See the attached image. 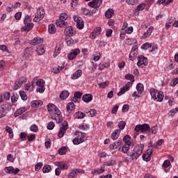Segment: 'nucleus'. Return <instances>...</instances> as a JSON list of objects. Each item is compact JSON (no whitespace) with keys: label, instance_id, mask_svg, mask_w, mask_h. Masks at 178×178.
<instances>
[{"label":"nucleus","instance_id":"obj_1","mask_svg":"<svg viewBox=\"0 0 178 178\" xmlns=\"http://www.w3.org/2000/svg\"><path fill=\"white\" fill-rule=\"evenodd\" d=\"M144 149L145 145L143 143L136 145L134 149L129 153V157H131L133 161L137 160V159H138L141 154H143Z\"/></svg>","mask_w":178,"mask_h":178},{"label":"nucleus","instance_id":"obj_2","mask_svg":"<svg viewBox=\"0 0 178 178\" xmlns=\"http://www.w3.org/2000/svg\"><path fill=\"white\" fill-rule=\"evenodd\" d=\"M150 95L152 96L154 102H163V92H159L154 88H152V89H150Z\"/></svg>","mask_w":178,"mask_h":178},{"label":"nucleus","instance_id":"obj_3","mask_svg":"<svg viewBox=\"0 0 178 178\" xmlns=\"http://www.w3.org/2000/svg\"><path fill=\"white\" fill-rule=\"evenodd\" d=\"M24 26L22 28V32H30L31 29H33L34 25L33 22H31V18L29 15H26L24 19Z\"/></svg>","mask_w":178,"mask_h":178},{"label":"nucleus","instance_id":"obj_4","mask_svg":"<svg viewBox=\"0 0 178 178\" xmlns=\"http://www.w3.org/2000/svg\"><path fill=\"white\" fill-rule=\"evenodd\" d=\"M45 16L44 8L43 7H39L36 13H35V17L33 18V22H40L43 17Z\"/></svg>","mask_w":178,"mask_h":178},{"label":"nucleus","instance_id":"obj_5","mask_svg":"<svg viewBox=\"0 0 178 178\" xmlns=\"http://www.w3.org/2000/svg\"><path fill=\"white\" fill-rule=\"evenodd\" d=\"M76 135H78L77 138H74L73 140L74 145H80V143H83L86 139V134L84 132H77Z\"/></svg>","mask_w":178,"mask_h":178},{"label":"nucleus","instance_id":"obj_6","mask_svg":"<svg viewBox=\"0 0 178 178\" xmlns=\"http://www.w3.org/2000/svg\"><path fill=\"white\" fill-rule=\"evenodd\" d=\"M150 129V125L149 124H139L138 125H136L134 128V131H136L137 132H147L149 131Z\"/></svg>","mask_w":178,"mask_h":178},{"label":"nucleus","instance_id":"obj_7","mask_svg":"<svg viewBox=\"0 0 178 178\" xmlns=\"http://www.w3.org/2000/svg\"><path fill=\"white\" fill-rule=\"evenodd\" d=\"M26 80L27 79H26V76H22V78H19L18 79H17V81H15V83L13 86V90H17V89H19V88H21V86L23 85V83H26Z\"/></svg>","mask_w":178,"mask_h":178},{"label":"nucleus","instance_id":"obj_8","mask_svg":"<svg viewBox=\"0 0 178 178\" xmlns=\"http://www.w3.org/2000/svg\"><path fill=\"white\" fill-rule=\"evenodd\" d=\"M67 129H68V122H67V121H64L63 122H62L60 129L59 130V133H58L59 138H63V136H64Z\"/></svg>","mask_w":178,"mask_h":178},{"label":"nucleus","instance_id":"obj_9","mask_svg":"<svg viewBox=\"0 0 178 178\" xmlns=\"http://www.w3.org/2000/svg\"><path fill=\"white\" fill-rule=\"evenodd\" d=\"M148 64V60L147 58H145L144 56H140V57L138 58V63L137 65L138 67H145Z\"/></svg>","mask_w":178,"mask_h":178},{"label":"nucleus","instance_id":"obj_10","mask_svg":"<svg viewBox=\"0 0 178 178\" xmlns=\"http://www.w3.org/2000/svg\"><path fill=\"white\" fill-rule=\"evenodd\" d=\"M132 86H133L132 82H128L127 85L123 86V88H120V91L118 92V96H122V95H124V93H126V92L129 90L130 88H131Z\"/></svg>","mask_w":178,"mask_h":178},{"label":"nucleus","instance_id":"obj_11","mask_svg":"<svg viewBox=\"0 0 178 178\" xmlns=\"http://www.w3.org/2000/svg\"><path fill=\"white\" fill-rule=\"evenodd\" d=\"M74 20L76 22V28L78 29H83L84 28V21H83L81 17H74Z\"/></svg>","mask_w":178,"mask_h":178},{"label":"nucleus","instance_id":"obj_12","mask_svg":"<svg viewBox=\"0 0 178 178\" xmlns=\"http://www.w3.org/2000/svg\"><path fill=\"white\" fill-rule=\"evenodd\" d=\"M52 118L53 119L55 118L56 122H58V124L62 122L63 120L61 112L60 111L59 108H58L56 106V111H55V115L54 117H52Z\"/></svg>","mask_w":178,"mask_h":178},{"label":"nucleus","instance_id":"obj_13","mask_svg":"<svg viewBox=\"0 0 178 178\" xmlns=\"http://www.w3.org/2000/svg\"><path fill=\"white\" fill-rule=\"evenodd\" d=\"M79 173L84 174V170L81 169L71 170L68 174V178H74Z\"/></svg>","mask_w":178,"mask_h":178},{"label":"nucleus","instance_id":"obj_14","mask_svg":"<svg viewBox=\"0 0 178 178\" xmlns=\"http://www.w3.org/2000/svg\"><path fill=\"white\" fill-rule=\"evenodd\" d=\"M80 54V49H74V50H72L70 53L68 54V60H74L76 57H77L78 54Z\"/></svg>","mask_w":178,"mask_h":178},{"label":"nucleus","instance_id":"obj_15","mask_svg":"<svg viewBox=\"0 0 178 178\" xmlns=\"http://www.w3.org/2000/svg\"><path fill=\"white\" fill-rule=\"evenodd\" d=\"M129 59L131 61H134V60H136L138 57V49L136 47H132L129 55Z\"/></svg>","mask_w":178,"mask_h":178},{"label":"nucleus","instance_id":"obj_16","mask_svg":"<svg viewBox=\"0 0 178 178\" xmlns=\"http://www.w3.org/2000/svg\"><path fill=\"white\" fill-rule=\"evenodd\" d=\"M153 149H148L145 154H143V159L145 161H150L151 156L152 155Z\"/></svg>","mask_w":178,"mask_h":178},{"label":"nucleus","instance_id":"obj_17","mask_svg":"<svg viewBox=\"0 0 178 178\" xmlns=\"http://www.w3.org/2000/svg\"><path fill=\"white\" fill-rule=\"evenodd\" d=\"M64 35L66 36H74L76 31L73 30L72 26H67L64 31Z\"/></svg>","mask_w":178,"mask_h":178},{"label":"nucleus","instance_id":"obj_18","mask_svg":"<svg viewBox=\"0 0 178 178\" xmlns=\"http://www.w3.org/2000/svg\"><path fill=\"white\" fill-rule=\"evenodd\" d=\"M102 31V29L99 26L97 28H95L93 32L90 33V39H95L97 36H99V35H100Z\"/></svg>","mask_w":178,"mask_h":178},{"label":"nucleus","instance_id":"obj_19","mask_svg":"<svg viewBox=\"0 0 178 178\" xmlns=\"http://www.w3.org/2000/svg\"><path fill=\"white\" fill-rule=\"evenodd\" d=\"M6 172H8V174H17L19 172V168H15L14 167L10 166V167H6L5 168Z\"/></svg>","mask_w":178,"mask_h":178},{"label":"nucleus","instance_id":"obj_20","mask_svg":"<svg viewBox=\"0 0 178 178\" xmlns=\"http://www.w3.org/2000/svg\"><path fill=\"white\" fill-rule=\"evenodd\" d=\"M154 31V26H149V28L145 32L143 35V38L146 39L147 38H149L151 36L152 32Z\"/></svg>","mask_w":178,"mask_h":178},{"label":"nucleus","instance_id":"obj_21","mask_svg":"<svg viewBox=\"0 0 178 178\" xmlns=\"http://www.w3.org/2000/svg\"><path fill=\"white\" fill-rule=\"evenodd\" d=\"M44 40L41 38H34L33 40L31 41V44L33 46H36L37 44H40L43 43Z\"/></svg>","mask_w":178,"mask_h":178},{"label":"nucleus","instance_id":"obj_22","mask_svg":"<svg viewBox=\"0 0 178 178\" xmlns=\"http://www.w3.org/2000/svg\"><path fill=\"white\" fill-rule=\"evenodd\" d=\"M92 99H93V96L92 95H90V94L83 95L82 97V100H83L85 103H90V102H92Z\"/></svg>","mask_w":178,"mask_h":178},{"label":"nucleus","instance_id":"obj_23","mask_svg":"<svg viewBox=\"0 0 178 178\" xmlns=\"http://www.w3.org/2000/svg\"><path fill=\"white\" fill-rule=\"evenodd\" d=\"M122 140H118L117 142H114L109 145V148L111 149V150H115L120 146Z\"/></svg>","mask_w":178,"mask_h":178},{"label":"nucleus","instance_id":"obj_24","mask_svg":"<svg viewBox=\"0 0 178 178\" xmlns=\"http://www.w3.org/2000/svg\"><path fill=\"white\" fill-rule=\"evenodd\" d=\"M56 106H55V104H52L51 103H49V104L47 105V110L50 114L53 113H54V115H56Z\"/></svg>","mask_w":178,"mask_h":178},{"label":"nucleus","instance_id":"obj_25","mask_svg":"<svg viewBox=\"0 0 178 178\" xmlns=\"http://www.w3.org/2000/svg\"><path fill=\"white\" fill-rule=\"evenodd\" d=\"M26 110H28V107H21L20 108H18V110H17V111H15L14 116L19 117V115H20L23 113H25V111H26Z\"/></svg>","mask_w":178,"mask_h":178},{"label":"nucleus","instance_id":"obj_26","mask_svg":"<svg viewBox=\"0 0 178 178\" xmlns=\"http://www.w3.org/2000/svg\"><path fill=\"white\" fill-rule=\"evenodd\" d=\"M42 104L43 102H42V100H33V102H31V106L34 108L37 107H41Z\"/></svg>","mask_w":178,"mask_h":178},{"label":"nucleus","instance_id":"obj_27","mask_svg":"<svg viewBox=\"0 0 178 178\" xmlns=\"http://www.w3.org/2000/svg\"><path fill=\"white\" fill-rule=\"evenodd\" d=\"M159 129L158 125H154L153 127H149V135H155L157 134Z\"/></svg>","mask_w":178,"mask_h":178},{"label":"nucleus","instance_id":"obj_28","mask_svg":"<svg viewBox=\"0 0 178 178\" xmlns=\"http://www.w3.org/2000/svg\"><path fill=\"white\" fill-rule=\"evenodd\" d=\"M56 26H59L60 28H65V26H67V22H63L62 19H60H60L56 21Z\"/></svg>","mask_w":178,"mask_h":178},{"label":"nucleus","instance_id":"obj_29","mask_svg":"<svg viewBox=\"0 0 178 178\" xmlns=\"http://www.w3.org/2000/svg\"><path fill=\"white\" fill-rule=\"evenodd\" d=\"M82 74H83V72H82L81 70H78V71H76L72 75L71 79H78L79 78H80V76H81Z\"/></svg>","mask_w":178,"mask_h":178},{"label":"nucleus","instance_id":"obj_30","mask_svg":"<svg viewBox=\"0 0 178 178\" xmlns=\"http://www.w3.org/2000/svg\"><path fill=\"white\" fill-rule=\"evenodd\" d=\"M123 140H124V143L128 145L129 150L130 147H131V138L130 135H125V136H124V138H123Z\"/></svg>","mask_w":178,"mask_h":178},{"label":"nucleus","instance_id":"obj_31","mask_svg":"<svg viewBox=\"0 0 178 178\" xmlns=\"http://www.w3.org/2000/svg\"><path fill=\"white\" fill-rule=\"evenodd\" d=\"M120 134V129H115L114 132H113V134H111V138L113 140H116V139H118L119 138Z\"/></svg>","mask_w":178,"mask_h":178},{"label":"nucleus","instance_id":"obj_32","mask_svg":"<svg viewBox=\"0 0 178 178\" xmlns=\"http://www.w3.org/2000/svg\"><path fill=\"white\" fill-rule=\"evenodd\" d=\"M144 85L143 83H138L136 86V90L138 91V96L142 95L143 92H144Z\"/></svg>","mask_w":178,"mask_h":178},{"label":"nucleus","instance_id":"obj_33","mask_svg":"<svg viewBox=\"0 0 178 178\" xmlns=\"http://www.w3.org/2000/svg\"><path fill=\"white\" fill-rule=\"evenodd\" d=\"M6 106L3 105L0 107V118H2L3 117H5L6 115Z\"/></svg>","mask_w":178,"mask_h":178},{"label":"nucleus","instance_id":"obj_34","mask_svg":"<svg viewBox=\"0 0 178 178\" xmlns=\"http://www.w3.org/2000/svg\"><path fill=\"white\" fill-rule=\"evenodd\" d=\"M114 15V10L113 8H108V10H106L105 13V16L107 17V19H111L112 16Z\"/></svg>","mask_w":178,"mask_h":178},{"label":"nucleus","instance_id":"obj_35","mask_svg":"<svg viewBox=\"0 0 178 178\" xmlns=\"http://www.w3.org/2000/svg\"><path fill=\"white\" fill-rule=\"evenodd\" d=\"M56 165H58V167H60V170H67V168H68V165L67 164H66V163H63L60 161H58L57 163H56Z\"/></svg>","mask_w":178,"mask_h":178},{"label":"nucleus","instance_id":"obj_36","mask_svg":"<svg viewBox=\"0 0 178 178\" xmlns=\"http://www.w3.org/2000/svg\"><path fill=\"white\" fill-rule=\"evenodd\" d=\"M70 95V92L67 90H63L62 93L60 95V98L63 100H65L67 99L68 96Z\"/></svg>","mask_w":178,"mask_h":178},{"label":"nucleus","instance_id":"obj_37","mask_svg":"<svg viewBox=\"0 0 178 178\" xmlns=\"http://www.w3.org/2000/svg\"><path fill=\"white\" fill-rule=\"evenodd\" d=\"M75 109L74 103H68L67 104V112L72 113Z\"/></svg>","mask_w":178,"mask_h":178},{"label":"nucleus","instance_id":"obj_38","mask_svg":"<svg viewBox=\"0 0 178 178\" xmlns=\"http://www.w3.org/2000/svg\"><path fill=\"white\" fill-rule=\"evenodd\" d=\"M105 167H101V168H95L92 171L93 175L101 174L102 172H104Z\"/></svg>","mask_w":178,"mask_h":178},{"label":"nucleus","instance_id":"obj_39","mask_svg":"<svg viewBox=\"0 0 178 178\" xmlns=\"http://www.w3.org/2000/svg\"><path fill=\"white\" fill-rule=\"evenodd\" d=\"M36 51L39 56H42V54H44V53H45V50L43 46H38Z\"/></svg>","mask_w":178,"mask_h":178},{"label":"nucleus","instance_id":"obj_40","mask_svg":"<svg viewBox=\"0 0 178 178\" xmlns=\"http://www.w3.org/2000/svg\"><path fill=\"white\" fill-rule=\"evenodd\" d=\"M6 131L9 134V138H10V139L14 138L13 131L10 127H6Z\"/></svg>","mask_w":178,"mask_h":178},{"label":"nucleus","instance_id":"obj_41","mask_svg":"<svg viewBox=\"0 0 178 178\" xmlns=\"http://www.w3.org/2000/svg\"><path fill=\"white\" fill-rule=\"evenodd\" d=\"M82 95L83 93H81V92H75L74 97L72 99L73 102H76L77 99H81Z\"/></svg>","mask_w":178,"mask_h":178},{"label":"nucleus","instance_id":"obj_42","mask_svg":"<svg viewBox=\"0 0 178 178\" xmlns=\"http://www.w3.org/2000/svg\"><path fill=\"white\" fill-rule=\"evenodd\" d=\"M49 32L51 34L56 33V29L55 25H53V24H50V25H49Z\"/></svg>","mask_w":178,"mask_h":178},{"label":"nucleus","instance_id":"obj_43","mask_svg":"<svg viewBox=\"0 0 178 178\" xmlns=\"http://www.w3.org/2000/svg\"><path fill=\"white\" fill-rule=\"evenodd\" d=\"M51 171V167L49 164H46L42 168V172L45 174L46 172H50Z\"/></svg>","mask_w":178,"mask_h":178},{"label":"nucleus","instance_id":"obj_44","mask_svg":"<svg viewBox=\"0 0 178 178\" xmlns=\"http://www.w3.org/2000/svg\"><path fill=\"white\" fill-rule=\"evenodd\" d=\"M151 47H152V44L149 42L144 43V44H142L141 46V49L143 50H148Z\"/></svg>","mask_w":178,"mask_h":178},{"label":"nucleus","instance_id":"obj_45","mask_svg":"<svg viewBox=\"0 0 178 178\" xmlns=\"http://www.w3.org/2000/svg\"><path fill=\"white\" fill-rule=\"evenodd\" d=\"M75 118H84L86 117V114L84 113H82L81 111H78V113H75L74 114Z\"/></svg>","mask_w":178,"mask_h":178},{"label":"nucleus","instance_id":"obj_46","mask_svg":"<svg viewBox=\"0 0 178 178\" xmlns=\"http://www.w3.org/2000/svg\"><path fill=\"white\" fill-rule=\"evenodd\" d=\"M174 0H158V3H163V5H169L171 2H173Z\"/></svg>","mask_w":178,"mask_h":178},{"label":"nucleus","instance_id":"obj_47","mask_svg":"<svg viewBox=\"0 0 178 178\" xmlns=\"http://www.w3.org/2000/svg\"><path fill=\"white\" fill-rule=\"evenodd\" d=\"M19 99V95L17 93H13V95L11 97V102L13 104L16 103Z\"/></svg>","mask_w":178,"mask_h":178},{"label":"nucleus","instance_id":"obj_48","mask_svg":"<svg viewBox=\"0 0 178 178\" xmlns=\"http://www.w3.org/2000/svg\"><path fill=\"white\" fill-rule=\"evenodd\" d=\"M114 164H115V161L113 159H111V160L104 162V165L107 166L114 165Z\"/></svg>","mask_w":178,"mask_h":178},{"label":"nucleus","instance_id":"obj_49","mask_svg":"<svg viewBox=\"0 0 178 178\" xmlns=\"http://www.w3.org/2000/svg\"><path fill=\"white\" fill-rule=\"evenodd\" d=\"M125 127V121H120V122L118 123V128L120 129V132H121V129H124Z\"/></svg>","mask_w":178,"mask_h":178},{"label":"nucleus","instance_id":"obj_50","mask_svg":"<svg viewBox=\"0 0 178 178\" xmlns=\"http://www.w3.org/2000/svg\"><path fill=\"white\" fill-rule=\"evenodd\" d=\"M109 85V81H106L105 82H102V83H99V87L102 88V89H104Z\"/></svg>","mask_w":178,"mask_h":178},{"label":"nucleus","instance_id":"obj_51","mask_svg":"<svg viewBox=\"0 0 178 178\" xmlns=\"http://www.w3.org/2000/svg\"><path fill=\"white\" fill-rule=\"evenodd\" d=\"M67 147H65V146H63L58 150V153L60 155L65 154L67 153Z\"/></svg>","mask_w":178,"mask_h":178},{"label":"nucleus","instance_id":"obj_52","mask_svg":"<svg viewBox=\"0 0 178 178\" xmlns=\"http://www.w3.org/2000/svg\"><path fill=\"white\" fill-rule=\"evenodd\" d=\"M46 88L44 85H40L39 88H37L36 92H39L40 93H44Z\"/></svg>","mask_w":178,"mask_h":178},{"label":"nucleus","instance_id":"obj_53","mask_svg":"<svg viewBox=\"0 0 178 178\" xmlns=\"http://www.w3.org/2000/svg\"><path fill=\"white\" fill-rule=\"evenodd\" d=\"M125 79H128V81H132L134 82V76L131 74H127L124 76Z\"/></svg>","mask_w":178,"mask_h":178},{"label":"nucleus","instance_id":"obj_54","mask_svg":"<svg viewBox=\"0 0 178 178\" xmlns=\"http://www.w3.org/2000/svg\"><path fill=\"white\" fill-rule=\"evenodd\" d=\"M64 67H54L53 68V72L54 74H59V72H60V71H62L63 70Z\"/></svg>","mask_w":178,"mask_h":178},{"label":"nucleus","instance_id":"obj_55","mask_svg":"<svg viewBox=\"0 0 178 178\" xmlns=\"http://www.w3.org/2000/svg\"><path fill=\"white\" fill-rule=\"evenodd\" d=\"M177 112H178V107L176 108H172V110H170L168 115L171 117H173L174 115H175L176 113Z\"/></svg>","mask_w":178,"mask_h":178},{"label":"nucleus","instance_id":"obj_56","mask_svg":"<svg viewBox=\"0 0 178 178\" xmlns=\"http://www.w3.org/2000/svg\"><path fill=\"white\" fill-rule=\"evenodd\" d=\"M61 51V49L60 47H58V46H56V49H55V51L54 53V57H57V56H58V54H60Z\"/></svg>","mask_w":178,"mask_h":178},{"label":"nucleus","instance_id":"obj_57","mask_svg":"<svg viewBox=\"0 0 178 178\" xmlns=\"http://www.w3.org/2000/svg\"><path fill=\"white\" fill-rule=\"evenodd\" d=\"M146 6V4L145 3H142V4H139L137 8L136 9V12H138V10H143Z\"/></svg>","mask_w":178,"mask_h":178},{"label":"nucleus","instance_id":"obj_58","mask_svg":"<svg viewBox=\"0 0 178 178\" xmlns=\"http://www.w3.org/2000/svg\"><path fill=\"white\" fill-rule=\"evenodd\" d=\"M129 145H127V143H124V145L122 146V152L127 153V152H129Z\"/></svg>","mask_w":178,"mask_h":178},{"label":"nucleus","instance_id":"obj_59","mask_svg":"<svg viewBox=\"0 0 178 178\" xmlns=\"http://www.w3.org/2000/svg\"><path fill=\"white\" fill-rule=\"evenodd\" d=\"M95 1V8L97 9V8H99V6H101L103 0H94Z\"/></svg>","mask_w":178,"mask_h":178},{"label":"nucleus","instance_id":"obj_60","mask_svg":"<svg viewBox=\"0 0 178 178\" xmlns=\"http://www.w3.org/2000/svg\"><path fill=\"white\" fill-rule=\"evenodd\" d=\"M19 95L21 96V98L22 99V100H27L28 99V96L26 95V93L25 92H19Z\"/></svg>","mask_w":178,"mask_h":178},{"label":"nucleus","instance_id":"obj_61","mask_svg":"<svg viewBox=\"0 0 178 178\" xmlns=\"http://www.w3.org/2000/svg\"><path fill=\"white\" fill-rule=\"evenodd\" d=\"M81 13H82V15H91L90 11H89L88 8H82L81 10Z\"/></svg>","mask_w":178,"mask_h":178},{"label":"nucleus","instance_id":"obj_62","mask_svg":"<svg viewBox=\"0 0 178 178\" xmlns=\"http://www.w3.org/2000/svg\"><path fill=\"white\" fill-rule=\"evenodd\" d=\"M89 117H94L95 114H97V111L96 110H90L87 113Z\"/></svg>","mask_w":178,"mask_h":178},{"label":"nucleus","instance_id":"obj_63","mask_svg":"<svg viewBox=\"0 0 178 178\" xmlns=\"http://www.w3.org/2000/svg\"><path fill=\"white\" fill-rule=\"evenodd\" d=\"M67 17H68L67 14H65V13H63V14H60V19H61L62 22H65Z\"/></svg>","mask_w":178,"mask_h":178},{"label":"nucleus","instance_id":"obj_64","mask_svg":"<svg viewBox=\"0 0 178 178\" xmlns=\"http://www.w3.org/2000/svg\"><path fill=\"white\" fill-rule=\"evenodd\" d=\"M30 130L32 131V132H38V125H31V128H30Z\"/></svg>","mask_w":178,"mask_h":178}]
</instances>
